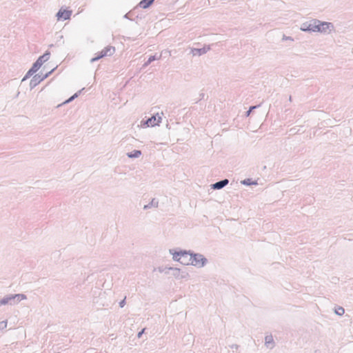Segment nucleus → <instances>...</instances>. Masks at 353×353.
Segmentation results:
<instances>
[{"instance_id":"f257e3e1","label":"nucleus","mask_w":353,"mask_h":353,"mask_svg":"<svg viewBox=\"0 0 353 353\" xmlns=\"http://www.w3.org/2000/svg\"><path fill=\"white\" fill-rule=\"evenodd\" d=\"M188 252L189 261L192 265L200 268L204 267L207 264L208 259L203 254L194 253L190 250Z\"/></svg>"},{"instance_id":"f03ea898","label":"nucleus","mask_w":353,"mask_h":353,"mask_svg":"<svg viewBox=\"0 0 353 353\" xmlns=\"http://www.w3.org/2000/svg\"><path fill=\"white\" fill-rule=\"evenodd\" d=\"M315 32H321L323 34H330L334 30V26L332 23L327 21H321L319 20V23H316Z\"/></svg>"},{"instance_id":"7ed1b4c3","label":"nucleus","mask_w":353,"mask_h":353,"mask_svg":"<svg viewBox=\"0 0 353 353\" xmlns=\"http://www.w3.org/2000/svg\"><path fill=\"white\" fill-rule=\"evenodd\" d=\"M316 23H319V19H316L305 21L301 25L300 30L303 32H315Z\"/></svg>"},{"instance_id":"20e7f679","label":"nucleus","mask_w":353,"mask_h":353,"mask_svg":"<svg viewBox=\"0 0 353 353\" xmlns=\"http://www.w3.org/2000/svg\"><path fill=\"white\" fill-rule=\"evenodd\" d=\"M54 70H52L50 72L43 74L42 72L35 74L30 82V89H33L36 87L41 81L48 77L49 74H50Z\"/></svg>"},{"instance_id":"39448f33","label":"nucleus","mask_w":353,"mask_h":353,"mask_svg":"<svg viewBox=\"0 0 353 353\" xmlns=\"http://www.w3.org/2000/svg\"><path fill=\"white\" fill-rule=\"evenodd\" d=\"M161 117L158 115H153L152 117L148 118L145 121H141V127L142 128H148L150 126H155L159 125L161 123Z\"/></svg>"},{"instance_id":"423d86ee","label":"nucleus","mask_w":353,"mask_h":353,"mask_svg":"<svg viewBox=\"0 0 353 353\" xmlns=\"http://www.w3.org/2000/svg\"><path fill=\"white\" fill-rule=\"evenodd\" d=\"M114 48L110 46L105 47L98 56L92 58L91 62H94L106 56H110L114 52Z\"/></svg>"},{"instance_id":"0eeeda50","label":"nucleus","mask_w":353,"mask_h":353,"mask_svg":"<svg viewBox=\"0 0 353 353\" xmlns=\"http://www.w3.org/2000/svg\"><path fill=\"white\" fill-rule=\"evenodd\" d=\"M189 252L186 250H181L179 252H176L173 254V259L176 261H179L182 264L184 265H189V262L186 261L185 260H181V256L182 257H187L188 256Z\"/></svg>"},{"instance_id":"6e6552de","label":"nucleus","mask_w":353,"mask_h":353,"mask_svg":"<svg viewBox=\"0 0 353 353\" xmlns=\"http://www.w3.org/2000/svg\"><path fill=\"white\" fill-rule=\"evenodd\" d=\"M72 14V10H63L61 8L56 14L57 17V20H68L70 18Z\"/></svg>"},{"instance_id":"1a4fd4ad","label":"nucleus","mask_w":353,"mask_h":353,"mask_svg":"<svg viewBox=\"0 0 353 353\" xmlns=\"http://www.w3.org/2000/svg\"><path fill=\"white\" fill-rule=\"evenodd\" d=\"M50 55V53L48 51H46L42 56L39 57V59L33 64L37 63L39 70L42 64L49 59Z\"/></svg>"},{"instance_id":"9d476101","label":"nucleus","mask_w":353,"mask_h":353,"mask_svg":"<svg viewBox=\"0 0 353 353\" xmlns=\"http://www.w3.org/2000/svg\"><path fill=\"white\" fill-rule=\"evenodd\" d=\"M10 304V305H14L15 304L13 294H9L8 296H4L3 299L0 301V306Z\"/></svg>"},{"instance_id":"9b49d317","label":"nucleus","mask_w":353,"mask_h":353,"mask_svg":"<svg viewBox=\"0 0 353 353\" xmlns=\"http://www.w3.org/2000/svg\"><path fill=\"white\" fill-rule=\"evenodd\" d=\"M210 50V46L203 47L202 48H192L191 52L193 54V56H201L202 54H205Z\"/></svg>"},{"instance_id":"f8f14e48","label":"nucleus","mask_w":353,"mask_h":353,"mask_svg":"<svg viewBox=\"0 0 353 353\" xmlns=\"http://www.w3.org/2000/svg\"><path fill=\"white\" fill-rule=\"evenodd\" d=\"M229 183V180L227 179L217 181L212 185V188L214 190H221L226 186Z\"/></svg>"},{"instance_id":"ddd939ff","label":"nucleus","mask_w":353,"mask_h":353,"mask_svg":"<svg viewBox=\"0 0 353 353\" xmlns=\"http://www.w3.org/2000/svg\"><path fill=\"white\" fill-rule=\"evenodd\" d=\"M265 345L270 350L274 348V347L275 345V343H274L273 336L271 334L265 336Z\"/></svg>"},{"instance_id":"4468645a","label":"nucleus","mask_w":353,"mask_h":353,"mask_svg":"<svg viewBox=\"0 0 353 353\" xmlns=\"http://www.w3.org/2000/svg\"><path fill=\"white\" fill-rule=\"evenodd\" d=\"M38 64H33L32 68L28 71L25 77L22 79V81H26L33 75L38 70Z\"/></svg>"},{"instance_id":"2eb2a0df","label":"nucleus","mask_w":353,"mask_h":353,"mask_svg":"<svg viewBox=\"0 0 353 353\" xmlns=\"http://www.w3.org/2000/svg\"><path fill=\"white\" fill-rule=\"evenodd\" d=\"M154 0H141L139 2V6L141 8L145 9L149 8L152 4Z\"/></svg>"},{"instance_id":"dca6fc26","label":"nucleus","mask_w":353,"mask_h":353,"mask_svg":"<svg viewBox=\"0 0 353 353\" xmlns=\"http://www.w3.org/2000/svg\"><path fill=\"white\" fill-rule=\"evenodd\" d=\"M159 205V201L155 199H152V200L147 205L143 206L144 210H148L151 208H157Z\"/></svg>"},{"instance_id":"f3484780","label":"nucleus","mask_w":353,"mask_h":353,"mask_svg":"<svg viewBox=\"0 0 353 353\" xmlns=\"http://www.w3.org/2000/svg\"><path fill=\"white\" fill-rule=\"evenodd\" d=\"M141 150H133L132 152H128L127 153V156L129 158H138L141 156Z\"/></svg>"},{"instance_id":"a211bd4d","label":"nucleus","mask_w":353,"mask_h":353,"mask_svg":"<svg viewBox=\"0 0 353 353\" xmlns=\"http://www.w3.org/2000/svg\"><path fill=\"white\" fill-rule=\"evenodd\" d=\"M13 296H14L15 304L18 303L19 302H20L22 300H25L27 299V296L23 294H13Z\"/></svg>"},{"instance_id":"6ab92c4d","label":"nucleus","mask_w":353,"mask_h":353,"mask_svg":"<svg viewBox=\"0 0 353 353\" xmlns=\"http://www.w3.org/2000/svg\"><path fill=\"white\" fill-rule=\"evenodd\" d=\"M161 56L157 57L156 55H152L149 57L147 61L145 62V63L143 65V67L145 68L147 67L150 63L155 60L159 59Z\"/></svg>"},{"instance_id":"aec40b11","label":"nucleus","mask_w":353,"mask_h":353,"mask_svg":"<svg viewBox=\"0 0 353 353\" xmlns=\"http://www.w3.org/2000/svg\"><path fill=\"white\" fill-rule=\"evenodd\" d=\"M241 183L245 185H256V181H253L251 179H245L241 181Z\"/></svg>"},{"instance_id":"412c9836","label":"nucleus","mask_w":353,"mask_h":353,"mask_svg":"<svg viewBox=\"0 0 353 353\" xmlns=\"http://www.w3.org/2000/svg\"><path fill=\"white\" fill-rule=\"evenodd\" d=\"M169 270H173V275L176 277V278H179V275L181 274V270L179 268H168Z\"/></svg>"},{"instance_id":"4be33fe9","label":"nucleus","mask_w":353,"mask_h":353,"mask_svg":"<svg viewBox=\"0 0 353 353\" xmlns=\"http://www.w3.org/2000/svg\"><path fill=\"white\" fill-rule=\"evenodd\" d=\"M335 313L339 316H342L345 313V310L343 307H339L335 310Z\"/></svg>"},{"instance_id":"5701e85b","label":"nucleus","mask_w":353,"mask_h":353,"mask_svg":"<svg viewBox=\"0 0 353 353\" xmlns=\"http://www.w3.org/2000/svg\"><path fill=\"white\" fill-rule=\"evenodd\" d=\"M80 92H81V91H79V92H76L75 94H74L72 97H70L68 100H66L65 101V103H68L72 101L74 99H76L79 96Z\"/></svg>"},{"instance_id":"b1692460","label":"nucleus","mask_w":353,"mask_h":353,"mask_svg":"<svg viewBox=\"0 0 353 353\" xmlns=\"http://www.w3.org/2000/svg\"><path fill=\"white\" fill-rule=\"evenodd\" d=\"M229 347L232 350L233 352H236L239 348V345L237 344L230 345Z\"/></svg>"},{"instance_id":"393cba45","label":"nucleus","mask_w":353,"mask_h":353,"mask_svg":"<svg viewBox=\"0 0 353 353\" xmlns=\"http://www.w3.org/2000/svg\"><path fill=\"white\" fill-rule=\"evenodd\" d=\"M169 268H163V267H159L158 268L159 272H165V274L168 273V271L170 270L168 269Z\"/></svg>"},{"instance_id":"a878e982","label":"nucleus","mask_w":353,"mask_h":353,"mask_svg":"<svg viewBox=\"0 0 353 353\" xmlns=\"http://www.w3.org/2000/svg\"><path fill=\"white\" fill-rule=\"evenodd\" d=\"M7 327V321H3L0 322V330H2Z\"/></svg>"},{"instance_id":"bb28decb","label":"nucleus","mask_w":353,"mask_h":353,"mask_svg":"<svg viewBox=\"0 0 353 353\" xmlns=\"http://www.w3.org/2000/svg\"><path fill=\"white\" fill-rule=\"evenodd\" d=\"M188 275V273L186 272H181V274L179 275V279H184V278H186V276Z\"/></svg>"},{"instance_id":"cd10ccee","label":"nucleus","mask_w":353,"mask_h":353,"mask_svg":"<svg viewBox=\"0 0 353 353\" xmlns=\"http://www.w3.org/2000/svg\"><path fill=\"white\" fill-rule=\"evenodd\" d=\"M254 108H256V106H251V107L250 108L249 110H248V111L246 112V116H249V115L250 114L251 112H252Z\"/></svg>"},{"instance_id":"c85d7f7f","label":"nucleus","mask_w":353,"mask_h":353,"mask_svg":"<svg viewBox=\"0 0 353 353\" xmlns=\"http://www.w3.org/2000/svg\"><path fill=\"white\" fill-rule=\"evenodd\" d=\"M282 39L283 41H287V40L293 41L294 40L291 37H288V36H285V35H283Z\"/></svg>"},{"instance_id":"c756f323","label":"nucleus","mask_w":353,"mask_h":353,"mask_svg":"<svg viewBox=\"0 0 353 353\" xmlns=\"http://www.w3.org/2000/svg\"><path fill=\"white\" fill-rule=\"evenodd\" d=\"M145 328H143V330H141V331L137 334V338L140 339V338L142 336L143 334V333H144V332H145Z\"/></svg>"},{"instance_id":"7c9ffc66","label":"nucleus","mask_w":353,"mask_h":353,"mask_svg":"<svg viewBox=\"0 0 353 353\" xmlns=\"http://www.w3.org/2000/svg\"><path fill=\"white\" fill-rule=\"evenodd\" d=\"M125 304V299H123L122 301H121L119 302V306H120L121 307H124Z\"/></svg>"},{"instance_id":"2f4dec72","label":"nucleus","mask_w":353,"mask_h":353,"mask_svg":"<svg viewBox=\"0 0 353 353\" xmlns=\"http://www.w3.org/2000/svg\"><path fill=\"white\" fill-rule=\"evenodd\" d=\"M180 258H181V260H185L186 261H188L189 264H190V261H189L188 256H187V257H182V256H181Z\"/></svg>"},{"instance_id":"473e14b6","label":"nucleus","mask_w":353,"mask_h":353,"mask_svg":"<svg viewBox=\"0 0 353 353\" xmlns=\"http://www.w3.org/2000/svg\"><path fill=\"white\" fill-rule=\"evenodd\" d=\"M123 17H124L125 19H129V13L125 14L123 16Z\"/></svg>"}]
</instances>
